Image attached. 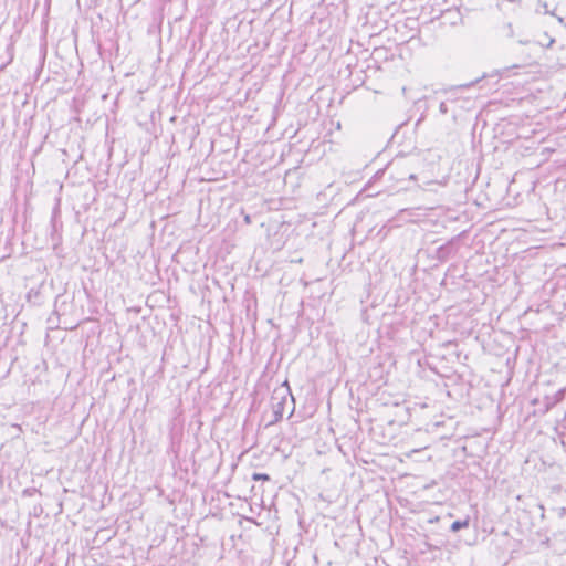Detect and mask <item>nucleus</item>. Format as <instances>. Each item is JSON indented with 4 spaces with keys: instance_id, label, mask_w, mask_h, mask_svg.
Returning <instances> with one entry per match:
<instances>
[{
    "instance_id": "f257e3e1",
    "label": "nucleus",
    "mask_w": 566,
    "mask_h": 566,
    "mask_svg": "<svg viewBox=\"0 0 566 566\" xmlns=\"http://www.w3.org/2000/svg\"><path fill=\"white\" fill-rule=\"evenodd\" d=\"M382 175H388L389 178L395 180L397 184H403L407 180L416 179V175L406 169L405 158H396L390 161L382 171Z\"/></svg>"
},
{
    "instance_id": "f03ea898",
    "label": "nucleus",
    "mask_w": 566,
    "mask_h": 566,
    "mask_svg": "<svg viewBox=\"0 0 566 566\" xmlns=\"http://www.w3.org/2000/svg\"><path fill=\"white\" fill-rule=\"evenodd\" d=\"M291 397L293 400V397L290 391V387L286 385V381L279 388H275L271 396V407L274 415V420L279 421L282 419L284 411H285V405L287 402V397Z\"/></svg>"
},
{
    "instance_id": "7ed1b4c3",
    "label": "nucleus",
    "mask_w": 566,
    "mask_h": 566,
    "mask_svg": "<svg viewBox=\"0 0 566 566\" xmlns=\"http://www.w3.org/2000/svg\"><path fill=\"white\" fill-rule=\"evenodd\" d=\"M454 253H455V250H454L453 240H450L446 244L440 245L436 250V258L440 262H446Z\"/></svg>"
},
{
    "instance_id": "20e7f679",
    "label": "nucleus",
    "mask_w": 566,
    "mask_h": 566,
    "mask_svg": "<svg viewBox=\"0 0 566 566\" xmlns=\"http://www.w3.org/2000/svg\"><path fill=\"white\" fill-rule=\"evenodd\" d=\"M534 403H538L541 406L538 411L543 415L556 406L554 399L551 396H545L542 401L534 400Z\"/></svg>"
},
{
    "instance_id": "39448f33",
    "label": "nucleus",
    "mask_w": 566,
    "mask_h": 566,
    "mask_svg": "<svg viewBox=\"0 0 566 566\" xmlns=\"http://www.w3.org/2000/svg\"><path fill=\"white\" fill-rule=\"evenodd\" d=\"M565 395H566V388H562V389L557 390L551 397L554 399L555 403L557 405L565 398Z\"/></svg>"
},
{
    "instance_id": "423d86ee",
    "label": "nucleus",
    "mask_w": 566,
    "mask_h": 566,
    "mask_svg": "<svg viewBox=\"0 0 566 566\" xmlns=\"http://www.w3.org/2000/svg\"><path fill=\"white\" fill-rule=\"evenodd\" d=\"M467 526H468V520H465V521H453L450 524V531H459L460 528L467 527Z\"/></svg>"
},
{
    "instance_id": "0eeeda50",
    "label": "nucleus",
    "mask_w": 566,
    "mask_h": 566,
    "mask_svg": "<svg viewBox=\"0 0 566 566\" xmlns=\"http://www.w3.org/2000/svg\"><path fill=\"white\" fill-rule=\"evenodd\" d=\"M252 480L253 481H270L271 478L266 473H256L255 472V473L252 474Z\"/></svg>"
},
{
    "instance_id": "6e6552de",
    "label": "nucleus",
    "mask_w": 566,
    "mask_h": 566,
    "mask_svg": "<svg viewBox=\"0 0 566 566\" xmlns=\"http://www.w3.org/2000/svg\"><path fill=\"white\" fill-rule=\"evenodd\" d=\"M439 111L442 115H446L448 113V105L446 102L440 103Z\"/></svg>"
},
{
    "instance_id": "1a4fd4ad",
    "label": "nucleus",
    "mask_w": 566,
    "mask_h": 566,
    "mask_svg": "<svg viewBox=\"0 0 566 566\" xmlns=\"http://www.w3.org/2000/svg\"><path fill=\"white\" fill-rule=\"evenodd\" d=\"M34 492H36V490H35V489H32V490L27 489V490H24V493H25V494H29V495H32Z\"/></svg>"
},
{
    "instance_id": "9d476101",
    "label": "nucleus",
    "mask_w": 566,
    "mask_h": 566,
    "mask_svg": "<svg viewBox=\"0 0 566 566\" xmlns=\"http://www.w3.org/2000/svg\"><path fill=\"white\" fill-rule=\"evenodd\" d=\"M244 221H245V223H248V224H249V223H251V217H250L249 214H247V216L244 217Z\"/></svg>"
},
{
    "instance_id": "9b49d317",
    "label": "nucleus",
    "mask_w": 566,
    "mask_h": 566,
    "mask_svg": "<svg viewBox=\"0 0 566 566\" xmlns=\"http://www.w3.org/2000/svg\"><path fill=\"white\" fill-rule=\"evenodd\" d=\"M406 189H407V187H405V186L399 187V190H406Z\"/></svg>"
}]
</instances>
